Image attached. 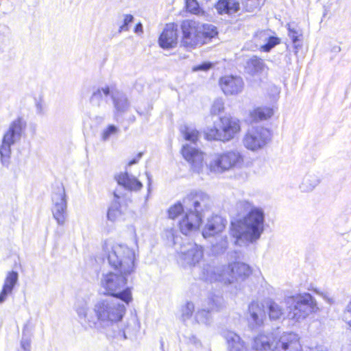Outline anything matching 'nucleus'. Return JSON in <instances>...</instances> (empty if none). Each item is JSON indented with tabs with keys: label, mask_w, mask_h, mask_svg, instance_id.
<instances>
[{
	"label": "nucleus",
	"mask_w": 351,
	"mask_h": 351,
	"mask_svg": "<svg viewBox=\"0 0 351 351\" xmlns=\"http://www.w3.org/2000/svg\"><path fill=\"white\" fill-rule=\"evenodd\" d=\"M119 131V129L114 125H109L101 134V140L107 141L110 137L116 134Z\"/></svg>",
	"instance_id": "e433bc0d"
},
{
	"label": "nucleus",
	"mask_w": 351,
	"mask_h": 351,
	"mask_svg": "<svg viewBox=\"0 0 351 351\" xmlns=\"http://www.w3.org/2000/svg\"><path fill=\"white\" fill-rule=\"evenodd\" d=\"M27 122L23 117H18L12 121L7 131L3 134L0 146V158L3 166L8 167L10 162L12 145L21 141L25 132Z\"/></svg>",
	"instance_id": "6e6552de"
},
{
	"label": "nucleus",
	"mask_w": 351,
	"mask_h": 351,
	"mask_svg": "<svg viewBox=\"0 0 351 351\" xmlns=\"http://www.w3.org/2000/svg\"><path fill=\"white\" fill-rule=\"evenodd\" d=\"M215 8L218 14L230 16L240 10V3L238 0H219L215 4Z\"/></svg>",
	"instance_id": "393cba45"
},
{
	"label": "nucleus",
	"mask_w": 351,
	"mask_h": 351,
	"mask_svg": "<svg viewBox=\"0 0 351 351\" xmlns=\"http://www.w3.org/2000/svg\"><path fill=\"white\" fill-rule=\"evenodd\" d=\"M109 265L115 271L130 275L134 271L135 254L124 245H114L107 256Z\"/></svg>",
	"instance_id": "1a4fd4ad"
},
{
	"label": "nucleus",
	"mask_w": 351,
	"mask_h": 351,
	"mask_svg": "<svg viewBox=\"0 0 351 351\" xmlns=\"http://www.w3.org/2000/svg\"><path fill=\"white\" fill-rule=\"evenodd\" d=\"M143 154L142 153H139L137 156V158H133L132 159L129 163H128V165L129 166H131V165H133L134 164H136L138 161V160L141 158Z\"/></svg>",
	"instance_id": "49530a36"
},
{
	"label": "nucleus",
	"mask_w": 351,
	"mask_h": 351,
	"mask_svg": "<svg viewBox=\"0 0 351 351\" xmlns=\"http://www.w3.org/2000/svg\"><path fill=\"white\" fill-rule=\"evenodd\" d=\"M274 114L273 109L268 107H258L251 112L250 115L255 121L267 119Z\"/></svg>",
	"instance_id": "c85d7f7f"
},
{
	"label": "nucleus",
	"mask_w": 351,
	"mask_h": 351,
	"mask_svg": "<svg viewBox=\"0 0 351 351\" xmlns=\"http://www.w3.org/2000/svg\"><path fill=\"white\" fill-rule=\"evenodd\" d=\"M146 174V176H147V191H148V193H150V191H151V185H152V176L151 175L148 173V172H146L145 173Z\"/></svg>",
	"instance_id": "a18cd8bd"
},
{
	"label": "nucleus",
	"mask_w": 351,
	"mask_h": 351,
	"mask_svg": "<svg viewBox=\"0 0 351 351\" xmlns=\"http://www.w3.org/2000/svg\"><path fill=\"white\" fill-rule=\"evenodd\" d=\"M229 351H247L241 337L233 332L226 336ZM252 348L256 351H301L298 335L284 334L276 340L273 334H259L254 339Z\"/></svg>",
	"instance_id": "20e7f679"
},
{
	"label": "nucleus",
	"mask_w": 351,
	"mask_h": 351,
	"mask_svg": "<svg viewBox=\"0 0 351 351\" xmlns=\"http://www.w3.org/2000/svg\"><path fill=\"white\" fill-rule=\"evenodd\" d=\"M267 308L270 319H279L284 315V310L282 306L273 300H269L267 302Z\"/></svg>",
	"instance_id": "7c9ffc66"
},
{
	"label": "nucleus",
	"mask_w": 351,
	"mask_h": 351,
	"mask_svg": "<svg viewBox=\"0 0 351 351\" xmlns=\"http://www.w3.org/2000/svg\"><path fill=\"white\" fill-rule=\"evenodd\" d=\"M195 306L193 302H187L181 308V318L182 322H186L191 319L194 312Z\"/></svg>",
	"instance_id": "72a5a7b5"
},
{
	"label": "nucleus",
	"mask_w": 351,
	"mask_h": 351,
	"mask_svg": "<svg viewBox=\"0 0 351 351\" xmlns=\"http://www.w3.org/2000/svg\"><path fill=\"white\" fill-rule=\"evenodd\" d=\"M249 323L254 326H260L263 324L265 317L264 306L256 302H252L248 306Z\"/></svg>",
	"instance_id": "4be33fe9"
},
{
	"label": "nucleus",
	"mask_w": 351,
	"mask_h": 351,
	"mask_svg": "<svg viewBox=\"0 0 351 351\" xmlns=\"http://www.w3.org/2000/svg\"><path fill=\"white\" fill-rule=\"evenodd\" d=\"M110 94L109 86H106L102 88H98L94 91L90 98V102L93 106H100L101 102L103 100V97L108 96Z\"/></svg>",
	"instance_id": "c756f323"
},
{
	"label": "nucleus",
	"mask_w": 351,
	"mask_h": 351,
	"mask_svg": "<svg viewBox=\"0 0 351 351\" xmlns=\"http://www.w3.org/2000/svg\"><path fill=\"white\" fill-rule=\"evenodd\" d=\"M279 43V38L271 36L267 38L266 43L261 47V49L264 52H269Z\"/></svg>",
	"instance_id": "c9c22d12"
},
{
	"label": "nucleus",
	"mask_w": 351,
	"mask_h": 351,
	"mask_svg": "<svg viewBox=\"0 0 351 351\" xmlns=\"http://www.w3.org/2000/svg\"><path fill=\"white\" fill-rule=\"evenodd\" d=\"M210 197L202 191L193 190L182 199L171 206L168 210L171 219L177 217L184 213L182 219L179 222L180 232L188 235L199 229L206 212L211 207Z\"/></svg>",
	"instance_id": "f03ea898"
},
{
	"label": "nucleus",
	"mask_w": 351,
	"mask_h": 351,
	"mask_svg": "<svg viewBox=\"0 0 351 351\" xmlns=\"http://www.w3.org/2000/svg\"><path fill=\"white\" fill-rule=\"evenodd\" d=\"M235 209L238 218L231 221L230 234L235 243L249 245L260 239L264 232V210L247 200L237 202Z\"/></svg>",
	"instance_id": "f257e3e1"
},
{
	"label": "nucleus",
	"mask_w": 351,
	"mask_h": 351,
	"mask_svg": "<svg viewBox=\"0 0 351 351\" xmlns=\"http://www.w3.org/2000/svg\"><path fill=\"white\" fill-rule=\"evenodd\" d=\"M136 112H137V113H138V114H140V115H142V114H143V113H142L141 112H139L138 110H136Z\"/></svg>",
	"instance_id": "3c124183"
},
{
	"label": "nucleus",
	"mask_w": 351,
	"mask_h": 351,
	"mask_svg": "<svg viewBox=\"0 0 351 351\" xmlns=\"http://www.w3.org/2000/svg\"><path fill=\"white\" fill-rule=\"evenodd\" d=\"M134 31L136 34H138L143 33V25L141 23H137L134 27Z\"/></svg>",
	"instance_id": "c03bdc74"
},
{
	"label": "nucleus",
	"mask_w": 351,
	"mask_h": 351,
	"mask_svg": "<svg viewBox=\"0 0 351 351\" xmlns=\"http://www.w3.org/2000/svg\"><path fill=\"white\" fill-rule=\"evenodd\" d=\"M214 66V64L211 62H204L198 65H196L193 67V71H208L210 69H212Z\"/></svg>",
	"instance_id": "ea45409f"
},
{
	"label": "nucleus",
	"mask_w": 351,
	"mask_h": 351,
	"mask_svg": "<svg viewBox=\"0 0 351 351\" xmlns=\"http://www.w3.org/2000/svg\"><path fill=\"white\" fill-rule=\"evenodd\" d=\"M284 302L287 317L295 322L305 319L315 311L317 304L315 300L308 293L286 297Z\"/></svg>",
	"instance_id": "0eeeda50"
},
{
	"label": "nucleus",
	"mask_w": 351,
	"mask_h": 351,
	"mask_svg": "<svg viewBox=\"0 0 351 351\" xmlns=\"http://www.w3.org/2000/svg\"><path fill=\"white\" fill-rule=\"evenodd\" d=\"M160 348L162 350V351H164L163 350V348H164V342L162 341V339L160 340Z\"/></svg>",
	"instance_id": "8fccbe9b"
},
{
	"label": "nucleus",
	"mask_w": 351,
	"mask_h": 351,
	"mask_svg": "<svg viewBox=\"0 0 351 351\" xmlns=\"http://www.w3.org/2000/svg\"><path fill=\"white\" fill-rule=\"evenodd\" d=\"M27 326H25L22 332L20 349L18 351H31V335L26 333Z\"/></svg>",
	"instance_id": "f704fd0d"
},
{
	"label": "nucleus",
	"mask_w": 351,
	"mask_h": 351,
	"mask_svg": "<svg viewBox=\"0 0 351 351\" xmlns=\"http://www.w3.org/2000/svg\"><path fill=\"white\" fill-rule=\"evenodd\" d=\"M19 281V274L16 271H11L7 274L5 279L4 280L2 290L0 293V303H3L5 301L8 295L10 294L15 285Z\"/></svg>",
	"instance_id": "b1692460"
},
{
	"label": "nucleus",
	"mask_w": 351,
	"mask_h": 351,
	"mask_svg": "<svg viewBox=\"0 0 351 351\" xmlns=\"http://www.w3.org/2000/svg\"><path fill=\"white\" fill-rule=\"evenodd\" d=\"M180 130L186 141H189L193 143L197 141L199 132L196 129L184 125L181 128Z\"/></svg>",
	"instance_id": "473e14b6"
},
{
	"label": "nucleus",
	"mask_w": 351,
	"mask_h": 351,
	"mask_svg": "<svg viewBox=\"0 0 351 351\" xmlns=\"http://www.w3.org/2000/svg\"><path fill=\"white\" fill-rule=\"evenodd\" d=\"M219 129L211 128L206 133L208 140H217L223 142L228 141L234 138V136L240 130L239 121L230 117H220Z\"/></svg>",
	"instance_id": "9b49d317"
},
{
	"label": "nucleus",
	"mask_w": 351,
	"mask_h": 351,
	"mask_svg": "<svg viewBox=\"0 0 351 351\" xmlns=\"http://www.w3.org/2000/svg\"><path fill=\"white\" fill-rule=\"evenodd\" d=\"M224 110V103L222 99H217L214 101L211 109L210 113L213 115L219 114Z\"/></svg>",
	"instance_id": "4c0bfd02"
},
{
	"label": "nucleus",
	"mask_w": 351,
	"mask_h": 351,
	"mask_svg": "<svg viewBox=\"0 0 351 351\" xmlns=\"http://www.w3.org/2000/svg\"><path fill=\"white\" fill-rule=\"evenodd\" d=\"M183 157L191 164L194 170H198L204 160L203 153L198 149L189 145H184L182 149Z\"/></svg>",
	"instance_id": "412c9836"
},
{
	"label": "nucleus",
	"mask_w": 351,
	"mask_h": 351,
	"mask_svg": "<svg viewBox=\"0 0 351 351\" xmlns=\"http://www.w3.org/2000/svg\"><path fill=\"white\" fill-rule=\"evenodd\" d=\"M171 236H172V237H173V244H174L175 245H177V243H178V239H179V238H178V237H177V236H174V235H173V234L172 232H171Z\"/></svg>",
	"instance_id": "de8ad7c7"
},
{
	"label": "nucleus",
	"mask_w": 351,
	"mask_h": 351,
	"mask_svg": "<svg viewBox=\"0 0 351 351\" xmlns=\"http://www.w3.org/2000/svg\"><path fill=\"white\" fill-rule=\"evenodd\" d=\"M241 160V156L237 152H227L215 154L209 162L211 171L221 173L237 165Z\"/></svg>",
	"instance_id": "2eb2a0df"
},
{
	"label": "nucleus",
	"mask_w": 351,
	"mask_h": 351,
	"mask_svg": "<svg viewBox=\"0 0 351 351\" xmlns=\"http://www.w3.org/2000/svg\"><path fill=\"white\" fill-rule=\"evenodd\" d=\"M287 29L289 32V36L291 39L294 47L295 49H298L301 47L300 38L302 36L301 32L297 27L292 26L290 23L287 24Z\"/></svg>",
	"instance_id": "2f4dec72"
},
{
	"label": "nucleus",
	"mask_w": 351,
	"mask_h": 351,
	"mask_svg": "<svg viewBox=\"0 0 351 351\" xmlns=\"http://www.w3.org/2000/svg\"><path fill=\"white\" fill-rule=\"evenodd\" d=\"M36 112L37 114L43 115L45 113V108L43 101L41 98L36 99L35 101Z\"/></svg>",
	"instance_id": "79ce46f5"
},
{
	"label": "nucleus",
	"mask_w": 351,
	"mask_h": 351,
	"mask_svg": "<svg viewBox=\"0 0 351 351\" xmlns=\"http://www.w3.org/2000/svg\"><path fill=\"white\" fill-rule=\"evenodd\" d=\"M182 39L181 45L186 48H194L208 42L217 34L212 24H199L192 20H184L181 24Z\"/></svg>",
	"instance_id": "423d86ee"
},
{
	"label": "nucleus",
	"mask_w": 351,
	"mask_h": 351,
	"mask_svg": "<svg viewBox=\"0 0 351 351\" xmlns=\"http://www.w3.org/2000/svg\"><path fill=\"white\" fill-rule=\"evenodd\" d=\"M51 212L53 217L59 226H63L68 217L67 199L65 189L62 183L58 184L51 194Z\"/></svg>",
	"instance_id": "f8f14e48"
},
{
	"label": "nucleus",
	"mask_w": 351,
	"mask_h": 351,
	"mask_svg": "<svg viewBox=\"0 0 351 351\" xmlns=\"http://www.w3.org/2000/svg\"><path fill=\"white\" fill-rule=\"evenodd\" d=\"M119 185L123 186L128 191H139L143 187V184L133 176L129 175L128 172L121 173L115 176Z\"/></svg>",
	"instance_id": "5701e85b"
},
{
	"label": "nucleus",
	"mask_w": 351,
	"mask_h": 351,
	"mask_svg": "<svg viewBox=\"0 0 351 351\" xmlns=\"http://www.w3.org/2000/svg\"><path fill=\"white\" fill-rule=\"evenodd\" d=\"M123 17V24L118 29L119 33L128 31L130 24L134 21V16L132 14H124Z\"/></svg>",
	"instance_id": "58836bf2"
},
{
	"label": "nucleus",
	"mask_w": 351,
	"mask_h": 351,
	"mask_svg": "<svg viewBox=\"0 0 351 351\" xmlns=\"http://www.w3.org/2000/svg\"><path fill=\"white\" fill-rule=\"evenodd\" d=\"M113 194L114 200L108 208L107 213L108 219L112 221H114L116 218L121 214V204L119 202L121 195L118 193L117 190L114 191Z\"/></svg>",
	"instance_id": "cd10ccee"
},
{
	"label": "nucleus",
	"mask_w": 351,
	"mask_h": 351,
	"mask_svg": "<svg viewBox=\"0 0 351 351\" xmlns=\"http://www.w3.org/2000/svg\"><path fill=\"white\" fill-rule=\"evenodd\" d=\"M219 84L226 95H237L243 88V79L237 75H226L220 78Z\"/></svg>",
	"instance_id": "a211bd4d"
},
{
	"label": "nucleus",
	"mask_w": 351,
	"mask_h": 351,
	"mask_svg": "<svg viewBox=\"0 0 351 351\" xmlns=\"http://www.w3.org/2000/svg\"><path fill=\"white\" fill-rule=\"evenodd\" d=\"M221 298L213 295L208 297L203 303L201 309L195 313V319L196 322L210 325L212 322L211 313L214 311H218L220 307Z\"/></svg>",
	"instance_id": "dca6fc26"
},
{
	"label": "nucleus",
	"mask_w": 351,
	"mask_h": 351,
	"mask_svg": "<svg viewBox=\"0 0 351 351\" xmlns=\"http://www.w3.org/2000/svg\"><path fill=\"white\" fill-rule=\"evenodd\" d=\"M251 272L250 267L244 263H230L222 269L206 265L202 268L200 278L210 282L221 281L230 284L234 280L245 279L251 274Z\"/></svg>",
	"instance_id": "39448f33"
},
{
	"label": "nucleus",
	"mask_w": 351,
	"mask_h": 351,
	"mask_svg": "<svg viewBox=\"0 0 351 351\" xmlns=\"http://www.w3.org/2000/svg\"><path fill=\"white\" fill-rule=\"evenodd\" d=\"M266 68L263 60L256 56H254L250 58L247 61L245 66V69L247 73L252 75L263 73Z\"/></svg>",
	"instance_id": "bb28decb"
},
{
	"label": "nucleus",
	"mask_w": 351,
	"mask_h": 351,
	"mask_svg": "<svg viewBox=\"0 0 351 351\" xmlns=\"http://www.w3.org/2000/svg\"><path fill=\"white\" fill-rule=\"evenodd\" d=\"M321 182L320 178L314 173H307L302 178L299 188L302 192L312 191Z\"/></svg>",
	"instance_id": "a878e982"
},
{
	"label": "nucleus",
	"mask_w": 351,
	"mask_h": 351,
	"mask_svg": "<svg viewBox=\"0 0 351 351\" xmlns=\"http://www.w3.org/2000/svg\"><path fill=\"white\" fill-rule=\"evenodd\" d=\"M111 98L114 108V116L117 120L119 116L128 110L130 107V101L125 93L118 90L111 93Z\"/></svg>",
	"instance_id": "aec40b11"
},
{
	"label": "nucleus",
	"mask_w": 351,
	"mask_h": 351,
	"mask_svg": "<svg viewBox=\"0 0 351 351\" xmlns=\"http://www.w3.org/2000/svg\"><path fill=\"white\" fill-rule=\"evenodd\" d=\"M226 220L222 217L214 215L208 218L207 222L202 230V235L204 238L213 237L222 232L226 227Z\"/></svg>",
	"instance_id": "6ab92c4d"
},
{
	"label": "nucleus",
	"mask_w": 351,
	"mask_h": 351,
	"mask_svg": "<svg viewBox=\"0 0 351 351\" xmlns=\"http://www.w3.org/2000/svg\"><path fill=\"white\" fill-rule=\"evenodd\" d=\"M128 121L130 123H134L136 121V117L134 115H131L129 119H128Z\"/></svg>",
	"instance_id": "09e8293b"
},
{
	"label": "nucleus",
	"mask_w": 351,
	"mask_h": 351,
	"mask_svg": "<svg viewBox=\"0 0 351 351\" xmlns=\"http://www.w3.org/2000/svg\"><path fill=\"white\" fill-rule=\"evenodd\" d=\"M176 250L184 267L195 266L204 256L203 247L193 242L182 243Z\"/></svg>",
	"instance_id": "4468645a"
},
{
	"label": "nucleus",
	"mask_w": 351,
	"mask_h": 351,
	"mask_svg": "<svg viewBox=\"0 0 351 351\" xmlns=\"http://www.w3.org/2000/svg\"><path fill=\"white\" fill-rule=\"evenodd\" d=\"M186 7L189 12L196 14L199 10V3L196 0H187Z\"/></svg>",
	"instance_id": "a19ab883"
},
{
	"label": "nucleus",
	"mask_w": 351,
	"mask_h": 351,
	"mask_svg": "<svg viewBox=\"0 0 351 351\" xmlns=\"http://www.w3.org/2000/svg\"><path fill=\"white\" fill-rule=\"evenodd\" d=\"M178 25L176 23L167 24L158 38V43L162 49H171L178 43Z\"/></svg>",
	"instance_id": "f3484780"
},
{
	"label": "nucleus",
	"mask_w": 351,
	"mask_h": 351,
	"mask_svg": "<svg viewBox=\"0 0 351 351\" xmlns=\"http://www.w3.org/2000/svg\"><path fill=\"white\" fill-rule=\"evenodd\" d=\"M75 309L82 324L90 328H105L121 321L125 312V306L117 299H101L94 305V314L89 312L87 302L78 299Z\"/></svg>",
	"instance_id": "7ed1b4c3"
},
{
	"label": "nucleus",
	"mask_w": 351,
	"mask_h": 351,
	"mask_svg": "<svg viewBox=\"0 0 351 351\" xmlns=\"http://www.w3.org/2000/svg\"><path fill=\"white\" fill-rule=\"evenodd\" d=\"M185 337L188 338L189 343H191L195 346H198L200 344L199 341L196 338L195 336H194L193 335L189 336L188 337Z\"/></svg>",
	"instance_id": "37998d69"
},
{
	"label": "nucleus",
	"mask_w": 351,
	"mask_h": 351,
	"mask_svg": "<svg viewBox=\"0 0 351 351\" xmlns=\"http://www.w3.org/2000/svg\"><path fill=\"white\" fill-rule=\"evenodd\" d=\"M128 276L117 271L108 272L102 275L101 285L107 294L128 304L132 300V293L130 288L125 287Z\"/></svg>",
	"instance_id": "9d476101"
},
{
	"label": "nucleus",
	"mask_w": 351,
	"mask_h": 351,
	"mask_svg": "<svg viewBox=\"0 0 351 351\" xmlns=\"http://www.w3.org/2000/svg\"><path fill=\"white\" fill-rule=\"evenodd\" d=\"M270 131L263 127H253L248 130L243 138L244 146L251 150L257 151L263 148L271 140Z\"/></svg>",
	"instance_id": "ddd939ff"
}]
</instances>
